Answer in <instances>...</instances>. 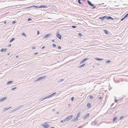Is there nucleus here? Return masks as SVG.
I'll return each instance as SVG.
<instances>
[{"label":"nucleus","mask_w":128,"mask_h":128,"mask_svg":"<svg viewBox=\"0 0 128 128\" xmlns=\"http://www.w3.org/2000/svg\"><path fill=\"white\" fill-rule=\"evenodd\" d=\"M117 119V118L116 117H114L113 120V121H115Z\"/></svg>","instance_id":"obj_24"},{"label":"nucleus","mask_w":128,"mask_h":128,"mask_svg":"<svg viewBox=\"0 0 128 128\" xmlns=\"http://www.w3.org/2000/svg\"><path fill=\"white\" fill-rule=\"evenodd\" d=\"M107 17L106 16H104L102 17H100L99 18V19H101L102 20H103L104 19L106 18Z\"/></svg>","instance_id":"obj_7"},{"label":"nucleus","mask_w":128,"mask_h":128,"mask_svg":"<svg viewBox=\"0 0 128 128\" xmlns=\"http://www.w3.org/2000/svg\"><path fill=\"white\" fill-rule=\"evenodd\" d=\"M52 42H54V40H52Z\"/></svg>","instance_id":"obj_49"},{"label":"nucleus","mask_w":128,"mask_h":128,"mask_svg":"<svg viewBox=\"0 0 128 128\" xmlns=\"http://www.w3.org/2000/svg\"><path fill=\"white\" fill-rule=\"evenodd\" d=\"M66 121V119H65V120H61V122H64Z\"/></svg>","instance_id":"obj_19"},{"label":"nucleus","mask_w":128,"mask_h":128,"mask_svg":"<svg viewBox=\"0 0 128 128\" xmlns=\"http://www.w3.org/2000/svg\"><path fill=\"white\" fill-rule=\"evenodd\" d=\"M31 20V19L30 18H29L28 19V20L29 21Z\"/></svg>","instance_id":"obj_36"},{"label":"nucleus","mask_w":128,"mask_h":128,"mask_svg":"<svg viewBox=\"0 0 128 128\" xmlns=\"http://www.w3.org/2000/svg\"><path fill=\"white\" fill-rule=\"evenodd\" d=\"M74 99V97H72L71 98V100L72 101H73Z\"/></svg>","instance_id":"obj_29"},{"label":"nucleus","mask_w":128,"mask_h":128,"mask_svg":"<svg viewBox=\"0 0 128 128\" xmlns=\"http://www.w3.org/2000/svg\"><path fill=\"white\" fill-rule=\"evenodd\" d=\"M33 6L37 7V6H30V7H28L26 8H30L32 7H33Z\"/></svg>","instance_id":"obj_31"},{"label":"nucleus","mask_w":128,"mask_h":128,"mask_svg":"<svg viewBox=\"0 0 128 128\" xmlns=\"http://www.w3.org/2000/svg\"><path fill=\"white\" fill-rule=\"evenodd\" d=\"M43 127L45 128H47L49 126V125L46 124V122L42 125Z\"/></svg>","instance_id":"obj_2"},{"label":"nucleus","mask_w":128,"mask_h":128,"mask_svg":"<svg viewBox=\"0 0 128 128\" xmlns=\"http://www.w3.org/2000/svg\"><path fill=\"white\" fill-rule=\"evenodd\" d=\"M78 35L80 36H82V34L80 33H79L78 34Z\"/></svg>","instance_id":"obj_25"},{"label":"nucleus","mask_w":128,"mask_h":128,"mask_svg":"<svg viewBox=\"0 0 128 128\" xmlns=\"http://www.w3.org/2000/svg\"><path fill=\"white\" fill-rule=\"evenodd\" d=\"M18 56H16V58H18Z\"/></svg>","instance_id":"obj_46"},{"label":"nucleus","mask_w":128,"mask_h":128,"mask_svg":"<svg viewBox=\"0 0 128 128\" xmlns=\"http://www.w3.org/2000/svg\"><path fill=\"white\" fill-rule=\"evenodd\" d=\"M104 31L105 34H108L107 31V30H104Z\"/></svg>","instance_id":"obj_20"},{"label":"nucleus","mask_w":128,"mask_h":128,"mask_svg":"<svg viewBox=\"0 0 128 128\" xmlns=\"http://www.w3.org/2000/svg\"><path fill=\"white\" fill-rule=\"evenodd\" d=\"M35 48L36 47L34 46H33L32 47V48L33 49H35Z\"/></svg>","instance_id":"obj_37"},{"label":"nucleus","mask_w":128,"mask_h":128,"mask_svg":"<svg viewBox=\"0 0 128 128\" xmlns=\"http://www.w3.org/2000/svg\"><path fill=\"white\" fill-rule=\"evenodd\" d=\"M16 22L15 21H14L12 22V24H14L16 23Z\"/></svg>","instance_id":"obj_34"},{"label":"nucleus","mask_w":128,"mask_h":128,"mask_svg":"<svg viewBox=\"0 0 128 128\" xmlns=\"http://www.w3.org/2000/svg\"><path fill=\"white\" fill-rule=\"evenodd\" d=\"M93 8H96V7H94Z\"/></svg>","instance_id":"obj_51"},{"label":"nucleus","mask_w":128,"mask_h":128,"mask_svg":"<svg viewBox=\"0 0 128 128\" xmlns=\"http://www.w3.org/2000/svg\"><path fill=\"white\" fill-rule=\"evenodd\" d=\"M107 18L108 19H113V18H112L111 17H108V18Z\"/></svg>","instance_id":"obj_18"},{"label":"nucleus","mask_w":128,"mask_h":128,"mask_svg":"<svg viewBox=\"0 0 128 128\" xmlns=\"http://www.w3.org/2000/svg\"><path fill=\"white\" fill-rule=\"evenodd\" d=\"M102 98V97H100V98L99 99H101Z\"/></svg>","instance_id":"obj_48"},{"label":"nucleus","mask_w":128,"mask_h":128,"mask_svg":"<svg viewBox=\"0 0 128 128\" xmlns=\"http://www.w3.org/2000/svg\"><path fill=\"white\" fill-rule=\"evenodd\" d=\"M11 46V44H10L8 45V47H10Z\"/></svg>","instance_id":"obj_44"},{"label":"nucleus","mask_w":128,"mask_h":128,"mask_svg":"<svg viewBox=\"0 0 128 128\" xmlns=\"http://www.w3.org/2000/svg\"><path fill=\"white\" fill-rule=\"evenodd\" d=\"M7 98L6 97H3L0 99V102H2Z\"/></svg>","instance_id":"obj_8"},{"label":"nucleus","mask_w":128,"mask_h":128,"mask_svg":"<svg viewBox=\"0 0 128 128\" xmlns=\"http://www.w3.org/2000/svg\"><path fill=\"white\" fill-rule=\"evenodd\" d=\"M13 82V81H9L7 83V84H11V83H12Z\"/></svg>","instance_id":"obj_17"},{"label":"nucleus","mask_w":128,"mask_h":128,"mask_svg":"<svg viewBox=\"0 0 128 128\" xmlns=\"http://www.w3.org/2000/svg\"><path fill=\"white\" fill-rule=\"evenodd\" d=\"M85 65V64H82V65H81V66H79V68H81V67H82V66H84Z\"/></svg>","instance_id":"obj_21"},{"label":"nucleus","mask_w":128,"mask_h":128,"mask_svg":"<svg viewBox=\"0 0 128 128\" xmlns=\"http://www.w3.org/2000/svg\"><path fill=\"white\" fill-rule=\"evenodd\" d=\"M38 54V53H35V54H35H35Z\"/></svg>","instance_id":"obj_50"},{"label":"nucleus","mask_w":128,"mask_h":128,"mask_svg":"<svg viewBox=\"0 0 128 128\" xmlns=\"http://www.w3.org/2000/svg\"><path fill=\"white\" fill-rule=\"evenodd\" d=\"M122 118V117H121V118Z\"/></svg>","instance_id":"obj_53"},{"label":"nucleus","mask_w":128,"mask_h":128,"mask_svg":"<svg viewBox=\"0 0 128 128\" xmlns=\"http://www.w3.org/2000/svg\"><path fill=\"white\" fill-rule=\"evenodd\" d=\"M90 114H86L85 116L83 117V119H85L86 118L90 115Z\"/></svg>","instance_id":"obj_4"},{"label":"nucleus","mask_w":128,"mask_h":128,"mask_svg":"<svg viewBox=\"0 0 128 128\" xmlns=\"http://www.w3.org/2000/svg\"><path fill=\"white\" fill-rule=\"evenodd\" d=\"M78 0V2L80 4H81V2H80V0Z\"/></svg>","instance_id":"obj_30"},{"label":"nucleus","mask_w":128,"mask_h":128,"mask_svg":"<svg viewBox=\"0 0 128 128\" xmlns=\"http://www.w3.org/2000/svg\"><path fill=\"white\" fill-rule=\"evenodd\" d=\"M47 8V6H40L39 7H38V8Z\"/></svg>","instance_id":"obj_14"},{"label":"nucleus","mask_w":128,"mask_h":128,"mask_svg":"<svg viewBox=\"0 0 128 128\" xmlns=\"http://www.w3.org/2000/svg\"><path fill=\"white\" fill-rule=\"evenodd\" d=\"M5 108L4 109V110H8V109H9V108Z\"/></svg>","instance_id":"obj_33"},{"label":"nucleus","mask_w":128,"mask_h":128,"mask_svg":"<svg viewBox=\"0 0 128 128\" xmlns=\"http://www.w3.org/2000/svg\"><path fill=\"white\" fill-rule=\"evenodd\" d=\"M50 128H55L54 127H51Z\"/></svg>","instance_id":"obj_47"},{"label":"nucleus","mask_w":128,"mask_h":128,"mask_svg":"<svg viewBox=\"0 0 128 128\" xmlns=\"http://www.w3.org/2000/svg\"><path fill=\"white\" fill-rule=\"evenodd\" d=\"M72 27L74 28H76V26H72Z\"/></svg>","instance_id":"obj_35"},{"label":"nucleus","mask_w":128,"mask_h":128,"mask_svg":"<svg viewBox=\"0 0 128 128\" xmlns=\"http://www.w3.org/2000/svg\"><path fill=\"white\" fill-rule=\"evenodd\" d=\"M46 77V76H42L41 77H40L39 78H38L37 80L36 81H37V80H42V79H44V78H45Z\"/></svg>","instance_id":"obj_3"},{"label":"nucleus","mask_w":128,"mask_h":128,"mask_svg":"<svg viewBox=\"0 0 128 128\" xmlns=\"http://www.w3.org/2000/svg\"><path fill=\"white\" fill-rule=\"evenodd\" d=\"M6 21H4V24H6Z\"/></svg>","instance_id":"obj_43"},{"label":"nucleus","mask_w":128,"mask_h":128,"mask_svg":"<svg viewBox=\"0 0 128 128\" xmlns=\"http://www.w3.org/2000/svg\"><path fill=\"white\" fill-rule=\"evenodd\" d=\"M88 59L87 58H85L82 61H81L80 63L82 64L83 63L84 61H85L86 60H87Z\"/></svg>","instance_id":"obj_12"},{"label":"nucleus","mask_w":128,"mask_h":128,"mask_svg":"<svg viewBox=\"0 0 128 128\" xmlns=\"http://www.w3.org/2000/svg\"><path fill=\"white\" fill-rule=\"evenodd\" d=\"M56 36L60 39H61V36L60 34L58 33L57 34Z\"/></svg>","instance_id":"obj_6"},{"label":"nucleus","mask_w":128,"mask_h":128,"mask_svg":"<svg viewBox=\"0 0 128 128\" xmlns=\"http://www.w3.org/2000/svg\"><path fill=\"white\" fill-rule=\"evenodd\" d=\"M87 107L88 108H90L91 107V105L90 103H88L87 104Z\"/></svg>","instance_id":"obj_16"},{"label":"nucleus","mask_w":128,"mask_h":128,"mask_svg":"<svg viewBox=\"0 0 128 128\" xmlns=\"http://www.w3.org/2000/svg\"><path fill=\"white\" fill-rule=\"evenodd\" d=\"M90 98H93V96H90Z\"/></svg>","instance_id":"obj_28"},{"label":"nucleus","mask_w":128,"mask_h":128,"mask_svg":"<svg viewBox=\"0 0 128 128\" xmlns=\"http://www.w3.org/2000/svg\"><path fill=\"white\" fill-rule=\"evenodd\" d=\"M122 118V117H121V118Z\"/></svg>","instance_id":"obj_52"},{"label":"nucleus","mask_w":128,"mask_h":128,"mask_svg":"<svg viewBox=\"0 0 128 128\" xmlns=\"http://www.w3.org/2000/svg\"><path fill=\"white\" fill-rule=\"evenodd\" d=\"M125 18L124 17L121 19V20L122 21Z\"/></svg>","instance_id":"obj_40"},{"label":"nucleus","mask_w":128,"mask_h":128,"mask_svg":"<svg viewBox=\"0 0 128 128\" xmlns=\"http://www.w3.org/2000/svg\"><path fill=\"white\" fill-rule=\"evenodd\" d=\"M73 116L72 115L68 116L66 119V121H68L70 120L72 118Z\"/></svg>","instance_id":"obj_1"},{"label":"nucleus","mask_w":128,"mask_h":128,"mask_svg":"<svg viewBox=\"0 0 128 128\" xmlns=\"http://www.w3.org/2000/svg\"><path fill=\"white\" fill-rule=\"evenodd\" d=\"M44 48V46H43L42 47V49H43Z\"/></svg>","instance_id":"obj_45"},{"label":"nucleus","mask_w":128,"mask_h":128,"mask_svg":"<svg viewBox=\"0 0 128 128\" xmlns=\"http://www.w3.org/2000/svg\"><path fill=\"white\" fill-rule=\"evenodd\" d=\"M7 49L6 48H2L0 50L1 52H5L6 51Z\"/></svg>","instance_id":"obj_11"},{"label":"nucleus","mask_w":128,"mask_h":128,"mask_svg":"<svg viewBox=\"0 0 128 128\" xmlns=\"http://www.w3.org/2000/svg\"><path fill=\"white\" fill-rule=\"evenodd\" d=\"M14 39V38H12V39L10 41V42H12V41H13Z\"/></svg>","instance_id":"obj_23"},{"label":"nucleus","mask_w":128,"mask_h":128,"mask_svg":"<svg viewBox=\"0 0 128 128\" xmlns=\"http://www.w3.org/2000/svg\"><path fill=\"white\" fill-rule=\"evenodd\" d=\"M22 35H23V36H24L25 37H26V35L24 33H23L22 34Z\"/></svg>","instance_id":"obj_22"},{"label":"nucleus","mask_w":128,"mask_h":128,"mask_svg":"<svg viewBox=\"0 0 128 128\" xmlns=\"http://www.w3.org/2000/svg\"><path fill=\"white\" fill-rule=\"evenodd\" d=\"M56 92H55L54 93L52 94H51L48 96V97H47L46 98H49L51 96H52L53 95H54V94H56Z\"/></svg>","instance_id":"obj_13"},{"label":"nucleus","mask_w":128,"mask_h":128,"mask_svg":"<svg viewBox=\"0 0 128 128\" xmlns=\"http://www.w3.org/2000/svg\"><path fill=\"white\" fill-rule=\"evenodd\" d=\"M51 34H46L44 35V38H48L50 35Z\"/></svg>","instance_id":"obj_5"},{"label":"nucleus","mask_w":128,"mask_h":128,"mask_svg":"<svg viewBox=\"0 0 128 128\" xmlns=\"http://www.w3.org/2000/svg\"><path fill=\"white\" fill-rule=\"evenodd\" d=\"M80 112L78 113L77 114V116H76V120H78V118L80 117Z\"/></svg>","instance_id":"obj_9"},{"label":"nucleus","mask_w":128,"mask_h":128,"mask_svg":"<svg viewBox=\"0 0 128 128\" xmlns=\"http://www.w3.org/2000/svg\"><path fill=\"white\" fill-rule=\"evenodd\" d=\"M58 48L59 49H60L61 48V47L60 46H58Z\"/></svg>","instance_id":"obj_38"},{"label":"nucleus","mask_w":128,"mask_h":128,"mask_svg":"<svg viewBox=\"0 0 128 128\" xmlns=\"http://www.w3.org/2000/svg\"><path fill=\"white\" fill-rule=\"evenodd\" d=\"M39 34V31H37V35L38 34Z\"/></svg>","instance_id":"obj_39"},{"label":"nucleus","mask_w":128,"mask_h":128,"mask_svg":"<svg viewBox=\"0 0 128 128\" xmlns=\"http://www.w3.org/2000/svg\"><path fill=\"white\" fill-rule=\"evenodd\" d=\"M128 16V14H126V15H125V16H124V18H126V17H127Z\"/></svg>","instance_id":"obj_26"},{"label":"nucleus","mask_w":128,"mask_h":128,"mask_svg":"<svg viewBox=\"0 0 128 128\" xmlns=\"http://www.w3.org/2000/svg\"><path fill=\"white\" fill-rule=\"evenodd\" d=\"M88 4H89L91 6H94L93 4H92L90 2V1H89V0H88Z\"/></svg>","instance_id":"obj_10"},{"label":"nucleus","mask_w":128,"mask_h":128,"mask_svg":"<svg viewBox=\"0 0 128 128\" xmlns=\"http://www.w3.org/2000/svg\"><path fill=\"white\" fill-rule=\"evenodd\" d=\"M95 59L96 60H103V59H102V58H100H100H95Z\"/></svg>","instance_id":"obj_15"},{"label":"nucleus","mask_w":128,"mask_h":128,"mask_svg":"<svg viewBox=\"0 0 128 128\" xmlns=\"http://www.w3.org/2000/svg\"><path fill=\"white\" fill-rule=\"evenodd\" d=\"M16 88H16H12V90H14V89H15Z\"/></svg>","instance_id":"obj_42"},{"label":"nucleus","mask_w":128,"mask_h":128,"mask_svg":"<svg viewBox=\"0 0 128 128\" xmlns=\"http://www.w3.org/2000/svg\"><path fill=\"white\" fill-rule=\"evenodd\" d=\"M83 127V126H79L78 128H82Z\"/></svg>","instance_id":"obj_32"},{"label":"nucleus","mask_w":128,"mask_h":128,"mask_svg":"<svg viewBox=\"0 0 128 128\" xmlns=\"http://www.w3.org/2000/svg\"><path fill=\"white\" fill-rule=\"evenodd\" d=\"M110 62V61H109V60H108V61H107V63H109Z\"/></svg>","instance_id":"obj_41"},{"label":"nucleus","mask_w":128,"mask_h":128,"mask_svg":"<svg viewBox=\"0 0 128 128\" xmlns=\"http://www.w3.org/2000/svg\"><path fill=\"white\" fill-rule=\"evenodd\" d=\"M52 46H53L54 47H55L56 46V45L55 44H52Z\"/></svg>","instance_id":"obj_27"},{"label":"nucleus","mask_w":128,"mask_h":128,"mask_svg":"<svg viewBox=\"0 0 128 128\" xmlns=\"http://www.w3.org/2000/svg\"><path fill=\"white\" fill-rule=\"evenodd\" d=\"M127 14H128V13Z\"/></svg>","instance_id":"obj_54"}]
</instances>
